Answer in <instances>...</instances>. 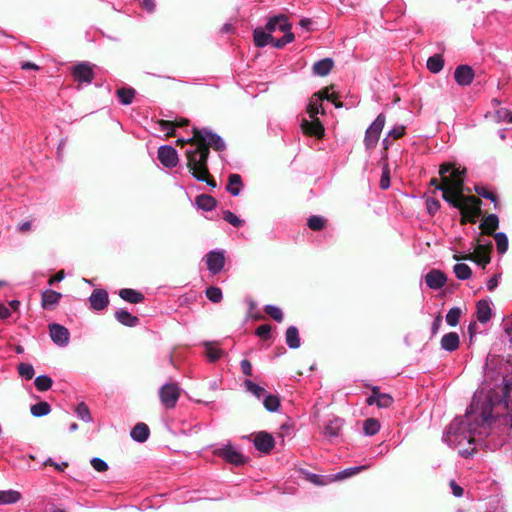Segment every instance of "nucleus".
Segmentation results:
<instances>
[{
  "label": "nucleus",
  "instance_id": "obj_18",
  "mask_svg": "<svg viewBox=\"0 0 512 512\" xmlns=\"http://www.w3.org/2000/svg\"><path fill=\"white\" fill-rule=\"evenodd\" d=\"M447 281V277L444 272L432 269L425 276L426 285L434 290L441 289Z\"/></svg>",
  "mask_w": 512,
  "mask_h": 512
},
{
  "label": "nucleus",
  "instance_id": "obj_32",
  "mask_svg": "<svg viewBox=\"0 0 512 512\" xmlns=\"http://www.w3.org/2000/svg\"><path fill=\"white\" fill-rule=\"evenodd\" d=\"M21 499V493L16 490H0V505H11Z\"/></svg>",
  "mask_w": 512,
  "mask_h": 512
},
{
  "label": "nucleus",
  "instance_id": "obj_56",
  "mask_svg": "<svg viewBox=\"0 0 512 512\" xmlns=\"http://www.w3.org/2000/svg\"><path fill=\"white\" fill-rule=\"evenodd\" d=\"M496 121L498 123L512 124V111L507 108H500L495 112Z\"/></svg>",
  "mask_w": 512,
  "mask_h": 512
},
{
  "label": "nucleus",
  "instance_id": "obj_42",
  "mask_svg": "<svg viewBox=\"0 0 512 512\" xmlns=\"http://www.w3.org/2000/svg\"><path fill=\"white\" fill-rule=\"evenodd\" d=\"M490 250H491V243L489 245L479 244L476 248V252L480 257V259L477 261V263L479 265H481L483 268L490 262V255H489Z\"/></svg>",
  "mask_w": 512,
  "mask_h": 512
},
{
  "label": "nucleus",
  "instance_id": "obj_54",
  "mask_svg": "<svg viewBox=\"0 0 512 512\" xmlns=\"http://www.w3.org/2000/svg\"><path fill=\"white\" fill-rule=\"evenodd\" d=\"M18 373L25 380H31L34 377L35 371L31 364L20 363L18 365Z\"/></svg>",
  "mask_w": 512,
  "mask_h": 512
},
{
  "label": "nucleus",
  "instance_id": "obj_52",
  "mask_svg": "<svg viewBox=\"0 0 512 512\" xmlns=\"http://www.w3.org/2000/svg\"><path fill=\"white\" fill-rule=\"evenodd\" d=\"M392 404H393V397L390 394L382 393L380 391V387L378 386L377 407H379V408H388Z\"/></svg>",
  "mask_w": 512,
  "mask_h": 512
},
{
  "label": "nucleus",
  "instance_id": "obj_43",
  "mask_svg": "<svg viewBox=\"0 0 512 512\" xmlns=\"http://www.w3.org/2000/svg\"><path fill=\"white\" fill-rule=\"evenodd\" d=\"M453 272L457 279L468 280L472 276L471 268L464 263H458L453 267Z\"/></svg>",
  "mask_w": 512,
  "mask_h": 512
},
{
  "label": "nucleus",
  "instance_id": "obj_20",
  "mask_svg": "<svg viewBox=\"0 0 512 512\" xmlns=\"http://www.w3.org/2000/svg\"><path fill=\"white\" fill-rule=\"evenodd\" d=\"M476 315L480 323L485 324L490 321L492 317V309L490 307V301L487 299H481L476 305Z\"/></svg>",
  "mask_w": 512,
  "mask_h": 512
},
{
  "label": "nucleus",
  "instance_id": "obj_64",
  "mask_svg": "<svg viewBox=\"0 0 512 512\" xmlns=\"http://www.w3.org/2000/svg\"><path fill=\"white\" fill-rule=\"evenodd\" d=\"M451 492L455 497H461L463 496L464 490L463 488L458 485L454 480H451L450 483Z\"/></svg>",
  "mask_w": 512,
  "mask_h": 512
},
{
  "label": "nucleus",
  "instance_id": "obj_36",
  "mask_svg": "<svg viewBox=\"0 0 512 512\" xmlns=\"http://www.w3.org/2000/svg\"><path fill=\"white\" fill-rule=\"evenodd\" d=\"M426 66L431 73H439L444 67L443 57L439 54L429 57Z\"/></svg>",
  "mask_w": 512,
  "mask_h": 512
},
{
  "label": "nucleus",
  "instance_id": "obj_58",
  "mask_svg": "<svg viewBox=\"0 0 512 512\" xmlns=\"http://www.w3.org/2000/svg\"><path fill=\"white\" fill-rule=\"evenodd\" d=\"M482 226L485 228L494 231L499 227V218L496 214H489L484 219Z\"/></svg>",
  "mask_w": 512,
  "mask_h": 512
},
{
  "label": "nucleus",
  "instance_id": "obj_39",
  "mask_svg": "<svg viewBox=\"0 0 512 512\" xmlns=\"http://www.w3.org/2000/svg\"><path fill=\"white\" fill-rule=\"evenodd\" d=\"M380 422L376 418H368L363 423V433L365 436H373L380 430Z\"/></svg>",
  "mask_w": 512,
  "mask_h": 512
},
{
  "label": "nucleus",
  "instance_id": "obj_55",
  "mask_svg": "<svg viewBox=\"0 0 512 512\" xmlns=\"http://www.w3.org/2000/svg\"><path fill=\"white\" fill-rule=\"evenodd\" d=\"M223 219L232 226L237 228L242 227L244 225V220L240 219L236 214H234L230 210L223 211Z\"/></svg>",
  "mask_w": 512,
  "mask_h": 512
},
{
  "label": "nucleus",
  "instance_id": "obj_1",
  "mask_svg": "<svg viewBox=\"0 0 512 512\" xmlns=\"http://www.w3.org/2000/svg\"><path fill=\"white\" fill-rule=\"evenodd\" d=\"M511 391L512 383L503 378L499 391L492 390L488 394L475 393L465 416L456 417L444 430L443 442L452 448L459 447L464 443L474 444V436L481 434V428L490 427L494 422V407L508 408Z\"/></svg>",
  "mask_w": 512,
  "mask_h": 512
},
{
  "label": "nucleus",
  "instance_id": "obj_49",
  "mask_svg": "<svg viewBox=\"0 0 512 512\" xmlns=\"http://www.w3.org/2000/svg\"><path fill=\"white\" fill-rule=\"evenodd\" d=\"M264 311L276 322L280 323L283 321L284 315L278 306L267 304L264 306Z\"/></svg>",
  "mask_w": 512,
  "mask_h": 512
},
{
  "label": "nucleus",
  "instance_id": "obj_33",
  "mask_svg": "<svg viewBox=\"0 0 512 512\" xmlns=\"http://www.w3.org/2000/svg\"><path fill=\"white\" fill-rule=\"evenodd\" d=\"M243 385L245 387V390L252 394L258 400L264 398V396L266 395V390L264 387L254 383L249 379L244 380Z\"/></svg>",
  "mask_w": 512,
  "mask_h": 512
},
{
  "label": "nucleus",
  "instance_id": "obj_5",
  "mask_svg": "<svg viewBox=\"0 0 512 512\" xmlns=\"http://www.w3.org/2000/svg\"><path fill=\"white\" fill-rule=\"evenodd\" d=\"M386 117L383 113H380L375 120L366 129L364 136V145L367 150H371L376 147L381 132L384 128Z\"/></svg>",
  "mask_w": 512,
  "mask_h": 512
},
{
  "label": "nucleus",
  "instance_id": "obj_27",
  "mask_svg": "<svg viewBox=\"0 0 512 512\" xmlns=\"http://www.w3.org/2000/svg\"><path fill=\"white\" fill-rule=\"evenodd\" d=\"M243 189L242 178L237 173H232L228 176V184L226 186V191L229 192L232 196L236 197L240 195Z\"/></svg>",
  "mask_w": 512,
  "mask_h": 512
},
{
  "label": "nucleus",
  "instance_id": "obj_13",
  "mask_svg": "<svg viewBox=\"0 0 512 512\" xmlns=\"http://www.w3.org/2000/svg\"><path fill=\"white\" fill-rule=\"evenodd\" d=\"M158 160L166 168H174L178 164L177 150L171 145H162L158 148Z\"/></svg>",
  "mask_w": 512,
  "mask_h": 512
},
{
  "label": "nucleus",
  "instance_id": "obj_53",
  "mask_svg": "<svg viewBox=\"0 0 512 512\" xmlns=\"http://www.w3.org/2000/svg\"><path fill=\"white\" fill-rule=\"evenodd\" d=\"M306 479L314 485L324 486L330 483L333 479L328 478L327 476L315 474V473H307Z\"/></svg>",
  "mask_w": 512,
  "mask_h": 512
},
{
  "label": "nucleus",
  "instance_id": "obj_17",
  "mask_svg": "<svg viewBox=\"0 0 512 512\" xmlns=\"http://www.w3.org/2000/svg\"><path fill=\"white\" fill-rule=\"evenodd\" d=\"M90 307L95 311L104 310L109 304V297L106 290L95 289L89 297Z\"/></svg>",
  "mask_w": 512,
  "mask_h": 512
},
{
  "label": "nucleus",
  "instance_id": "obj_8",
  "mask_svg": "<svg viewBox=\"0 0 512 512\" xmlns=\"http://www.w3.org/2000/svg\"><path fill=\"white\" fill-rule=\"evenodd\" d=\"M213 453L223 458L226 462L234 465H243L246 462L245 456L236 450L230 443L214 449Z\"/></svg>",
  "mask_w": 512,
  "mask_h": 512
},
{
  "label": "nucleus",
  "instance_id": "obj_4",
  "mask_svg": "<svg viewBox=\"0 0 512 512\" xmlns=\"http://www.w3.org/2000/svg\"><path fill=\"white\" fill-rule=\"evenodd\" d=\"M439 175L441 176L444 186L458 193L462 192L466 177V168L457 165L455 162H444L439 167Z\"/></svg>",
  "mask_w": 512,
  "mask_h": 512
},
{
  "label": "nucleus",
  "instance_id": "obj_23",
  "mask_svg": "<svg viewBox=\"0 0 512 512\" xmlns=\"http://www.w3.org/2000/svg\"><path fill=\"white\" fill-rule=\"evenodd\" d=\"M460 344L459 335L456 332H449L442 336L440 345L447 352H453L458 349Z\"/></svg>",
  "mask_w": 512,
  "mask_h": 512
},
{
  "label": "nucleus",
  "instance_id": "obj_46",
  "mask_svg": "<svg viewBox=\"0 0 512 512\" xmlns=\"http://www.w3.org/2000/svg\"><path fill=\"white\" fill-rule=\"evenodd\" d=\"M327 220L320 215H312L307 219V226L312 231H320L325 227Z\"/></svg>",
  "mask_w": 512,
  "mask_h": 512
},
{
  "label": "nucleus",
  "instance_id": "obj_30",
  "mask_svg": "<svg viewBox=\"0 0 512 512\" xmlns=\"http://www.w3.org/2000/svg\"><path fill=\"white\" fill-rule=\"evenodd\" d=\"M333 60L331 58H324L314 63L313 73L317 76H326L333 68Z\"/></svg>",
  "mask_w": 512,
  "mask_h": 512
},
{
  "label": "nucleus",
  "instance_id": "obj_12",
  "mask_svg": "<svg viewBox=\"0 0 512 512\" xmlns=\"http://www.w3.org/2000/svg\"><path fill=\"white\" fill-rule=\"evenodd\" d=\"M265 29L272 34L277 31H281L286 33V31H291L292 24L289 22L288 17L285 14H277L268 18Z\"/></svg>",
  "mask_w": 512,
  "mask_h": 512
},
{
  "label": "nucleus",
  "instance_id": "obj_26",
  "mask_svg": "<svg viewBox=\"0 0 512 512\" xmlns=\"http://www.w3.org/2000/svg\"><path fill=\"white\" fill-rule=\"evenodd\" d=\"M253 39L256 47L264 48L272 41V36L265 27H257L253 31Z\"/></svg>",
  "mask_w": 512,
  "mask_h": 512
},
{
  "label": "nucleus",
  "instance_id": "obj_62",
  "mask_svg": "<svg viewBox=\"0 0 512 512\" xmlns=\"http://www.w3.org/2000/svg\"><path fill=\"white\" fill-rule=\"evenodd\" d=\"M404 133H405V126L399 125V126L393 127L391 130H389L387 135H388V137L396 140V139L401 138L404 135Z\"/></svg>",
  "mask_w": 512,
  "mask_h": 512
},
{
  "label": "nucleus",
  "instance_id": "obj_28",
  "mask_svg": "<svg viewBox=\"0 0 512 512\" xmlns=\"http://www.w3.org/2000/svg\"><path fill=\"white\" fill-rule=\"evenodd\" d=\"M285 341L290 349H297L301 346L299 330L296 326L291 325L286 329Z\"/></svg>",
  "mask_w": 512,
  "mask_h": 512
},
{
  "label": "nucleus",
  "instance_id": "obj_31",
  "mask_svg": "<svg viewBox=\"0 0 512 512\" xmlns=\"http://www.w3.org/2000/svg\"><path fill=\"white\" fill-rule=\"evenodd\" d=\"M202 345L204 346V348L206 350V357L209 362L214 363V362L218 361L224 353V351L222 349L216 348L214 346V343L211 341H204L202 343Z\"/></svg>",
  "mask_w": 512,
  "mask_h": 512
},
{
  "label": "nucleus",
  "instance_id": "obj_60",
  "mask_svg": "<svg viewBox=\"0 0 512 512\" xmlns=\"http://www.w3.org/2000/svg\"><path fill=\"white\" fill-rule=\"evenodd\" d=\"M271 331L272 328L269 324H262L256 328L255 334L263 340H268L271 338Z\"/></svg>",
  "mask_w": 512,
  "mask_h": 512
},
{
  "label": "nucleus",
  "instance_id": "obj_38",
  "mask_svg": "<svg viewBox=\"0 0 512 512\" xmlns=\"http://www.w3.org/2000/svg\"><path fill=\"white\" fill-rule=\"evenodd\" d=\"M262 403L268 412H277L280 408V398L277 395H265Z\"/></svg>",
  "mask_w": 512,
  "mask_h": 512
},
{
  "label": "nucleus",
  "instance_id": "obj_34",
  "mask_svg": "<svg viewBox=\"0 0 512 512\" xmlns=\"http://www.w3.org/2000/svg\"><path fill=\"white\" fill-rule=\"evenodd\" d=\"M369 468V465H360L355 467H349L341 470L340 472L333 475V480H344L347 479L363 470H366Z\"/></svg>",
  "mask_w": 512,
  "mask_h": 512
},
{
  "label": "nucleus",
  "instance_id": "obj_57",
  "mask_svg": "<svg viewBox=\"0 0 512 512\" xmlns=\"http://www.w3.org/2000/svg\"><path fill=\"white\" fill-rule=\"evenodd\" d=\"M506 508L502 501L498 498H492L489 500L487 509L485 512H505Z\"/></svg>",
  "mask_w": 512,
  "mask_h": 512
},
{
  "label": "nucleus",
  "instance_id": "obj_29",
  "mask_svg": "<svg viewBox=\"0 0 512 512\" xmlns=\"http://www.w3.org/2000/svg\"><path fill=\"white\" fill-rule=\"evenodd\" d=\"M119 296L121 297V299L131 304L141 303L145 299L143 293L131 288L121 289L119 291Z\"/></svg>",
  "mask_w": 512,
  "mask_h": 512
},
{
  "label": "nucleus",
  "instance_id": "obj_7",
  "mask_svg": "<svg viewBox=\"0 0 512 512\" xmlns=\"http://www.w3.org/2000/svg\"><path fill=\"white\" fill-rule=\"evenodd\" d=\"M344 420L340 417H331L324 423L322 435L329 443H335L341 437Z\"/></svg>",
  "mask_w": 512,
  "mask_h": 512
},
{
  "label": "nucleus",
  "instance_id": "obj_24",
  "mask_svg": "<svg viewBox=\"0 0 512 512\" xmlns=\"http://www.w3.org/2000/svg\"><path fill=\"white\" fill-rule=\"evenodd\" d=\"M195 206L203 211H212L217 206V200L208 194H200L195 198Z\"/></svg>",
  "mask_w": 512,
  "mask_h": 512
},
{
  "label": "nucleus",
  "instance_id": "obj_2",
  "mask_svg": "<svg viewBox=\"0 0 512 512\" xmlns=\"http://www.w3.org/2000/svg\"><path fill=\"white\" fill-rule=\"evenodd\" d=\"M210 150L204 146H198L194 149H187L185 152L187 166L193 178L200 182H206L211 188H216L214 179L208 178V157Z\"/></svg>",
  "mask_w": 512,
  "mask_h": 512
},
{
  "label": "nucleus",
  "instance_id": "obj_14",
  "mask_svg": "<svg viewBox=\"0 0 512 512\" xmlns=\"http://www.w3.org/2000/svg\"><path fill=\"white\" fill-rule=\"evenodd\" d=\"M255 448L265 454H268L271 452V450L274 448L275 441L273 436L265 431H261L256 433L254 440H253Z\"/></svg>",
  "mask_w": 512,
  "mask_h": 512
},
{
  "label": "nucleus",
  "instance_id": "obj_41",
  "mask_svg": "<svg viewBox=\"0 0 512 512\" xmlns=\"http://www.w3.org/2000/svg\"><path fill=\"white\" fill-rule=\"evenodd\" d=\"M74 412L76 416L85 423H90L93 421L90 409L85 402L78 403Z\"/></svg>",
  "mask_w": 512,
  "mask_h": 512
},
{
  "label": "nucleus",
  "instance_id": "obj_40",
  "mask_svg": "<svg viewBox=\"0 0 512 512\" xmlns=\"http://www.w3.org/2000/svg\"><path fill=\"white\" fill-rule=\"evenodd\" d=\"M30 412L34 417H43L51 412V406L46 401L38 402L31 406Z\"/></svg>",
  "mask_w": 512,
  "mask_h": 512
},
{
  "label": "nucleus",
  "instance_id": "obj_45",
  "mask_svg": "<svg viewBox=\"0 0 512 512\" xmlns=\"http://www.w3.org/2000/svg\"><path fill=\"white\" fill-rule=\"evenodd\" d=\"M34 385L36 389L40 392H44L49 390L53 385V380L48 375H39L34 380Z\"/></svg>",
  "mask_w": 512,
  "mask_h": 512
},
{
  "label": "nucleus",
  "instance_id": "obj_37",
  "mask_svg": "<svg viewBox=\"0 0 512 512\" xmlns=\"http://www.w3.org/2000/svg\"><path fill=\"white\" fill-rule=\"evenodd\" d=\"M448 189H449V187L444 186V185H437L436 186V190L443 192L442 199L446 203H448L450 206H452V207H454L456 209L461 210L463 208L462 202L460 200H458V199H455L451 195H449Z\"/></svg>",
  "mask_w": 512,
  "mask_h": 512
},
{
  "label": "nucleus",
  "instance_id": "obj_15",
  "mask_svg": "<svg viewBox=\"0 0 512 512\" xmlns=\"http://www.w3.org/2000/svg\"><path fill=\"white\" fill-rule=\"evenodd\" d=\"M300 127L303 133L309 136L321 138L324 135V127L317 117L311 118V120L302 119Z\"/></svg>",
  "mask_w": 512,
  "mask_h": 512
},
{
  "label": "nucleus",
  "instance_id": "obj_16",
  "mask_svg": "<svg viewBox=\"0 0 512 512\" xmlns=\"http://www.w3.org/2000/svg\"><path fill=\"white\" fill-rule=\"evenodd\" d=\"M474 70L469 65H459L454 71V78L458 85L469 86L474 80Z\"/></svg>",
  "mask_w": 512,
  "mask_h": 512
},
{
  "label": "nucleus",
  "instance_id": "obj_61",
  "mask_svg": "<svg viewBox=\"0 0 512 512\" xmlns=\"http://www.w3.org/2000/svg\"><path fill=\"white\" fill-rule=\"evenodd\" d=\"M90 463H91V466L93 467V469L98 472H105L109 468L108 464L104 460H102L101 458H98V457H93L90 460Z\"/></svg>",
  "mask_w": 512,
  "mask_h": 512
},
{
  "label": "nucleus",
  "instance_id": "obj_44",
  "mask_svg": "<svg viewBox=\"0 0 512 512\" xmlns=\"http://www.w3.org/2000/svg\"><path fill=\"white\" fill-rule=\"evenodd\" d=\"M494 240L496 242L497 251L499 254L503 255L507 252L509 241L506 233L497 232L494 234Z\"/></svg>",
  "mask_w": 512,
  "mask_h": 512
},
{
  "label": "nucleus",
  "instance_id": "obj_19",
  "mask_svg": "<svg viewBox=\"0 0 512 512\" xmlns=\"http://www.w3.org/2000/svg\"><path fill=\"white\" fill-rule=\"evenodd\" d=\"M41 305L45 310H53L59 304L62 294L52 289H46L41 295Z\"/></svg>",
  "mask_w": 512,
  "mask_h": 512
},
{
  "label": "nucleus",
  "instance_id": "obj_59",
  "mask_svg": "<svg viewBox=\"0 0 512 512\" xmlns=\"http://www.w3.org/2000/svg\"><path fill=\"white\" fill-rule=\"evenodd\" d=\"M440 207L441 204L436 198L429 197L426 199V209L429 215L434 216Z\"/></svg>",
  "mask_w": 512,
  "mask_h": 512
},
{
  "label": "nucleus",
  "instance_id": "obj_22",
  "mask_svg": "<svg viewBox=\"0 0 512 512\" xmlns=\"http://www.w3.org/2000/svg\"><path fill=\"white\" fill-rule=\"evenodd\" d=\"M115 319L126 327H136L139 324V318L131 314L128 310L120 308L115 312Z\"/></svg>",
  "mask_w": 512,
  "mask_h": 512
},
{
  "label": "nucleus",
  "instance_id": "obj_10",
  "mask_svg": "<svg viewBox=\"0 0 512 512\" xmlns=\"http://www.w3.org/2000/svg\"><path fill=\"white\" fill-rule=\"evenodd\" d=\"M206 265L211 274H219L225 265V251L222 249H214L209 251L206 254Z\"/></svg>",
  "mask_w": 512,
  "mask_h": 512
},
{
  "label": "nucleus",
  "instance_id": "obj_35",
  "mask_svg": "<svg viewBox=\"0 0 512 512\" xmlns=\"http://www.w3.org/2000/svg\"><path fill=\"white\" fill-rule=\"evenodd\" d=\"M119 102L122 105H130L135 97V89L129 87H121L116 92Z\"/></svg>",
  "mask_w": 512,
  "mask_h": 512
},
{
  "label": "nucleus",
  "instance_id": "obj_21",
  "mask_svg": "<svg viewBox=\"0 0 512 512\" xmlns=\"http://www.w3.org/2000/svg\"><path fill=\"white\" fill-rule=\"evenodd\" d=\"M131 438L137 443H144L150 436V429L143 422L137 423L130 431Z\"/></svg>",
  "mask_w": 512,
  "mask_h": 512
},
{
  "label": "nucleus",
  "instance_id": "obj_47",
  "mask_svg": "<svg viewBox=\"0 0 512 512\" xmlns=\"http://www.w3.org/2000/svg\"><path fill=\"white\" fill-rule=\"evenodd\" d=\"M294 39H295V36H294L293 32L286 31V33H284L283 37H281V38L274 39L272 37V41L270 42V44H272V46L277 49H281L284 46H286L287 44L293 42Z\"/></svg>",
  "mask_w": 512,
  "mask_h": 512
},
{
  "label": "nucleus",
  "instance_id": "obj_63",
  "mask_svg": "<svg viewBox=\"0 0 512 512\" xmlns=\"http://www.w3.org/2000/svg\"><path fill=\"white\" fill-rule=\"evenodd\" d=\"M242 373L246 376H252V364L249 360L243 359L240 362Z\"/></svg>",
  "mask_w": 512,
  "mask_h": 512
},
{
  "label": "nucleus",
  "instance_id": "obj_6",
  "mask_svg": "<svg viewBox=\"0 0 512 512\" xmlns=\"http://www.w3.org/2000/svg\"><path fill=\"white\" fill-rule=\"evenodd\" d=\"M179 397L180 388L176 383H165L159 389V398L161 404L167 409L174 408Z\"/></svg>",
  "mask_w": 512,
  "mask_h": 512
},
{
  "label": "nucleus",
  "instance_id": "obj_48",
  "mask_svg": "<svg viewBox=\"0 0 512 512\" xmlns=\"http://www.w3.org/2000/svg\"><path fill=\"white\" fill-rule=\"evenodd\" d=\"M461 314L462 311L459 307L450 308L446 314V323L451 327L457 326L459 324Z\"/></svg>",
  "mask_w": 512,
  "mask_h": 512
},
{
  "label": "nucleus",
  "instance_id": "obj_51",
  "mask_svg": "<svg viewBox=\"0 0 512 512\" xmlns=\"http://www.w3.org/2000/svg\"><path fill=\"white\" fill-rule=\"evenodd\" d=\"M475 192L482 198H485V199H488L490 200L491 202L494 203V206L495 208H497V201H498V197L496 194H494L493 192L489 191L486 187L484 186H479V185H476L475 188H474Z\"/></svg>",
  "mask_w": 512,
  "mask_h": 512
},
{
  "label": "nucleus",
  "instance_id": "obj_11",
  "mask_svg": "<svg viewBox=\"0 0 512 512\" xmlns=\"http://www.w3.org/2000/svg\"><path fill=\"white\" fill-rule=\"evenodd\" d=\"M93 67L89 62H80L73 66L71 74L76 82L90 84L94 79Z\"/></svg>",
  "mask_w": 512,
  "mask_h": 512
},
{
  "label": "nucleus",
  "instance_id": "obj_9",
  "mask_svg": "<svg viewBox=\"0 0 512 512\" xmlns=\"http://www.w3.org/2000/svg\"><path fill=\"white\" fill-rule=\"evenodd\" d=\"M48 331L52 342L58 347H66L70 342L69 330L58 323H50L48 325Z\"/></svg>",
  "mask_w": 512,
  "mask_h": 512
},
{
  "label": "nucleus",
  "instance_id": "obj_50",
  "mask_svg": "<svg viewBox=\"0 0 512 512\" xmlns=\"http://www.w3.org/2000/svg\"><path fill=\"white\" fill-rule=\"evenodd\" d=\"M206 297L213 303H219L223 299L222 290L216 286H210L205 291Z\"/></svg>",
  "mask_w": 512,
  "mask_h": 512
},
{
  "label": "nucleus",
  "instance_id": "obj_3",
  "mask_svg": "<svg viewBox=\"0 0 512 512\" xmlns=\"http://www.w3.org/2000/svg\"><path fill=\"white\" fill-rule=\"evenodd\" d=\"M177 142L189 143L191 147L189 149H194L198 146H204L209 150V147H212L216 151L222 152L226 149V144L223 138L217 133L213 132L208 127L203 128H193V136L186 140L178 139Z\"/></svg>",
  "mask_w": 512,
  "mask_h": 512
},
{
  "label": "nucleus",
  "instance_id": "obj_25",
  "mask_svg": "<svg viewBox=\"0 0 512 512\" xmlns=\"http://www.w3.org/2000/svg\"><path fill=\"white\" fill-rule=\"evenodd\" d=\"M323 98L324 97L320 95V93H315L310 99L307 105V113L310 118H315L318 114H324V109L321 104Z\"/></svg>",
  "mask_w": 512,
  "mask_h": 512
}]
</instances>
